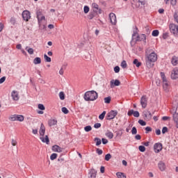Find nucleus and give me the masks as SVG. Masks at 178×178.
<instances>
[{"label": "nucleus", "mask_w": 178, "mask_h": 178, "mask_svg": "<svg viewBox=\"0 0 178 178\" xmlns=\"http://www.w3.org/2000/svg\"><path fill=\"white\" fill-rule=\"evenodd\" d=\"M116 175L118 178H126V175L123 172H117Z\"/></svg>", "instance_id": "33"}, {"label": "nucleus", "mask_w": 178, "mask_h": 178, "mask_svg": "<svg viewBox=\"0 0 178 178\" xmlns=\"http://www.w3.org/2000/svg\"><path fill=\"white\" fill-rule=\"evenodd\" d=\"M143 116L145 118V120L149 121L151 119H152V114L151 113V111H146L143 112Z\"/></svg>", "instance_id": "10"}, {"label": "nucleus", "mask_w": 178, "mask_h": 178, "mask_svg": "<svg viewBox=\"0 0 178 178\" xmlns=\"http://www.w3.org/2000/svg\"><path fill=\"white\" fill-rule=\"evenodd\" d=\"M63 149L58 145H55L52 147V151H54V152H62Z\"/></svg>", "instance_id": "19"}, {"label": "nucleus", "mask_w": 178, "mask_h": 178, "mask_svg": "<svg viewBox=\"0 0 178 178\" xmlns=\"http://www.w3.org/2000/svg\"><path fill=\"white\" fill-rule=\"evenodd\" d=\"M106 136L109 138L110 140H112L113 138V133H112L110 131H107V133H106Z\"/></svg>", "instance_id": "28"}, {"label": "nucleus", "mask_w": 178, "mask_h": 178, "mask_svg": "<svg viewBox=\"0 0 178 178\" xmlns=\"http://www.w3.org/2000/svg\"><path fill=\"white\" fill-rule=\"evenodd\" d=\"M112 158V155H111V154H107L105 156V161H109Z\"/></svg>", "instance_id": "51"}, {"label": "nucleus", "mask_w": 178, "mask_h": 178, "mask_svg": "<svg viewBox=\"0 0 178 178\" xmlns=\"http://www.w3.org/2000/svg\"><path fill=\"white\" fill-rule=\"evenodd\" d=\"M138 123L140 124V126H145L147 124V122L143 120H139Z\"/></svg>", "instance_id": "52"}, {"label": "nucleus", "mask_w": 178, "mask_h": 178, "mask_svg": "<svg viewBox=\"0 0 178 178\" xmlns=\"http://www.w3.org/2000/svg\"><path fill=\"white\" fill-rule=\"evenodd\" d=\"M61 111L65 113V115H67V113H69V110H67L66 107H63Z\"/></svg>", "instance_id": "47"}, {"label": "nucleus", "mask_w": 178, "mask_h": 178, "mask_svg": "<svg viewBox=\"0 0 178 178\" xmlns=\"http://www.w3.org/2000/svg\"><path fill=\"white\" fill-rule=\"evenodd\" d=\"M94 141H96V145L98 147V145H101L102 141L99 138H95Z\"/></svg>", "instance_id": "31"}, {"label": "nucleus", "mask_w": 178, "mask_h": 178, "mask_svg": "<svg viewBox=\"0 0 178 178\" xmlns=\"http://www.w3.org/2000/svg\"><path fill=\"white\" fill-rule=\"evenodd\" d=\"M170 112L172 115H175V113H177V106H174L170 110Z\"/></svg>", "instance_id": "38"}, {"label": "nucleus", "mask_w": 178, "mask_h": 178, "mask_svg": "<svg viewBox=\"0 0 178 178\" xmlns=\"http://www.w3.org/2000/svg\"><path fill=\"white\" fill-rule=\"evenodd\" d=\"M171 79L172 80H176L178 79V70L174 69L171 72Z\"/></svg>", "instance_id": "14"}, {"label": "nucleus", "mask_w": 178, "mask_h": 178, "mask_svg": "<svg viewBox=\"0 0 178 178\" xmlns=\"http://www.w3.org/2000/svg\"><path fill=\"white\" fill-rule=\"evenodd\" d=\"M115 73H119L120 72V67L119 66H115L114 67Z\"/></svg>", "instance_id": "56"}, {"label": "nucleus", "mask_w": 178, "mask_h": 178, "mask_svg": "<svg viewBox=\"0 0 178 178\" xmlns=\"http://www.w3.org/2000/svg\"><path fill=\"white\" fill-rule=\"evenodd\" d=\"M17 115H13L10 118V120H11V122H15V120H17Z\"/></svg>", "instance_id": "53"}, {"label": "nucleus", "mask_w": 178, "mask_h": 178, "mask_svg": "<svg viewBox=\"0 0 178 178\" xmlns=\"http://www.w3.org/2000/svg\"><path fill=\"white\" fill-rule=\"evenodd\" d=\"M105 115H106V111H103L102 113L99 115V119H100V120H104Z\"/></svg>", "instance_id": "37"}, {"label": "nucleus", "mask_w": 178, "mask_h": 178, "mask_svg": "<svg viewBox=\"0 0 178 178\" xmlns=\"http://www.w3.org/2000/svg\"><path fill=\"white\" fill-rule=\"evenodd\" d=\"M38 20L39 24H41V22H42V20H45V16L42 15V16L38 17Z\"/></svg>", "instance_id": "41"}, {"label": "nucleus", "mask_w": 178, "mask_h": 178, "mask_svg": "<svg viewBox=\"0 0 178 178\" xmlns=\"http://www.w3.org/2000/svg\"><path fill=\"white\" fill-rule=\"evenodd\" d=\"M134 115V118H139L140 113L138 111H134V110H129L128 111V116H131Z\"/></svg>", "instance_id": "15"}, {"label": "nucleus", "mask_w": 178, "mask_h": 178, "mask_svg": "<svg viewBox=\"0 0 178 178\" xmlns=\"http://www.w3.org/2000/svg\"><path fill=\"white\" fill-rule=\"evenodd\" d=\"M152 35L153 37H158V35H159V31L158 30H154L152 33Z\"/></svg>", "instance_id": "36"}, {"label": "nucleus", "mask_w": 178, "mask_h": 178, "mask_svg": "<svg viewBox=\"0 0 178 178\" xmlns=\"http://www.w3.org/2000/svg\"><path fill=\"white\" fill-rule=\"evenodd\" d=\"M92 6L93 8L94 13H99V15H101V13H102V10H101V8H99V6H98V4L97 3H93L92 4Z\"/></svg>", "instance_id": "9"}, {"label": "nucleus", "mask_w": 178, "mask_h": 178, "mask_svg": "<svg viewBox=\"0 0 178 178\" xmlns=\"http://www.w3.org/2000/svg\"><path fill=\"white\" fill-rule=\"evenodd\" d=\"M110 17V20H111V24H113L115 26V24H116L117 23V20H116V15H115V13H111L109 15Z\"/></svg>", "instance_id": "13"}, {"label": "nucleus", "mask_w": 178, "mask_h": 178, "mask_svg": "<svg viewBox=\"0 0 178 178\" xmlns=\"http://www.w3.org/2000/svg\"><path fill=\"white\" fill-rule=\"evenodd\" d=\"M138 34V28L137 26H135V31H134V33L132 34V38L134 40V37Z\"/></svg>", "instance_id": "32"}, {"label": "nucleus", "mask_w": 178, "mask_h": 178, "mask_svg": "<svg viewBox=\"0 0 178 178\" xmlns=\"http://www.w3.org/2000/svg\"><path fill=\"white\" fill-rule=\"evenodd\" d=\"M133 63L136 65V67H140V66H141V62L138 61V59L137 58L134 60Z\"/></svg>", "instance_id": "27"}, {"label": "nucleus", "mask_w": 178, "mask_h": 178, "mask_svg": "<svg viewBox=\"0 0 178 178\" xmlns=\"http://www.w3.org/2000/svg\"><path fill=\"white\" fill-rule=\"evenodd\" d=\"M158 166L159 169L161 170V172H163V170L166 169V165H165V163H163V161H160L158 164Z\"/></svg>", "instance_id": "20"}, {"label": "nucleus", "mask_w": 178, "mask_h": 178, "mask_svg": "<svg viewBox=\"0 0 178 178\" xmlns=\"http://www.w3.org/2000/svg\"><path fill=\"white\" fill-rule=\"evenodd\" d=\"M11 97L13 101H19V93H17V91L13 90L11 92Z\"/></svg>", "instance_id": "16"}, {"label": "nucleus", "mask_w": 178, "mask_h": 178, "mask_svg": "<svg viewBox=\"0 0 178 178\" xmlns=\"http://www.w3.org/2000/svg\"><path fill=\"white\" fill-rule=\"evenodd\" d=\"M160 74H161V77L162 81H164L165 80H167L166 79V76H165V73L164 72H161Z\"/></svg>", "instance_id": "54"}, {"label": "nucleus", "mask_w": 178, "mask_h": 178, "mask_svg": "<svg viewBox=\"0 0 178 178\" xmlns=\"http://www.w3.org/2000/svg\"><path fill=\"white\" fill-rule=\"evenodd\" d=\"M118 115V111H111L108 113H107L106 119L107 120H112V119H115Z\"/></svg>", "instance_id": "5"}, {"label": "nucleus", "mask_w": 178, "mask_h": 178, "mask_svg": "<svg viewBox=\"0 0 178 178\" xmlns=\"http://www.w3.org/2000/svg\"><path fill=\"white\" fill-rule=\"evenodd\" d=\"M58 124V120L56 119H50L48 120V125L49 127H52V126H56Z\"/></svg>", "instance_id": "17"}, {"label": "nucleus", "mask_w": 178, "mask_h": 178, "mask_svg": "<svg viewBox=\"0 0 178 178\" xmlns=\"http://www.w3.org/2000/svg\"><path fill=\"white\" fill-rule=\"evenodd\" d=\"M59 97H60V99H61L62 101H63V99H65V92H60V93H59Z\"/></svg>", "instance_id": "45"}, {"label": "nucleus", "mask_w": 178, "mask_h": 178, "mask_svg": "<svg viewBox=\"0 0 178 178\" xmlns=\"http://www.w3.org/2000/svg\"><path fill=\"white\" fill-rule=\"evenodd\" d=\"M165 133H168V127H163L162 129V134H165Z\"/></svg>", "instance_id": "59"}, {"label": "nucleus", "mask_w": 178, "mask_h": 178, "mask_svg": "<svg viewBox=\"0 0 178 178\" xmlns=\"http://www.w3.org/2000/svg\"><path fill=\"white\" fill-rule=\"evenodd\" d=\"M171 63L173 66H177L178 65V57L176 56H172Z\"/></svg>", "instance_id": "22"}, {"label": "nucleus", "mask_w": 178, "mask_h": 178, "mask_svg": "<svg viewBox=\"0 0 178 178\" xmlns=\"http://www.w3.org/2000/svg\"><path fill=\"white\" fill-rule=\"evenodd\" d=\"M140 3L141 5H145V0H133L131 3L132 8H134V9L140 8Z\"/></svg>", "instance_id": "4"}, {"label": "nucleus", "mask_w": 178, "mask_h": 178, "mask_svg": "<svg viewBox=\"0 0 178 178\" xmlns=\"http://www.w3.org/2000/svg\"><path fill=\"white\" fill-rule=\"evenodd\" d=\"M174 19L177 23H178V15L177 13H174Z\"/></svg>", "instance_id": "61"}, {"label": "nucleus", "mask_w": 178, "mask_h": 178, "mask_svg": "<svg viewBox=\"0 0 178 178\" xmlns=\"http://www.w3.org/2000/svg\"><path fill=\"white\" fill-rule=\"evenodd\" d=\"M44 60H46L47 62H51V57H49L47 56V54L44 55Z\"/></svg>", "instance_id": "55"}, {"label": "nucleus", "mask_w": 178, "mask_h": 178, "mask_svg": "<svg viewBox=\"0 0 178 178\" xmlns=\"http://www.w3.org/2000/svg\"><path fill=\"white\" fill-rule=\"evenodd\" d=\"M25 49L27 51L29 55H33V54H34V49H33V48L29 49V47H26Z\"/></svg>", "instance_id": "30"}, {"label": "nucleus", "mask_w": 178, "mask_h": 178, "mask_svg": "<svg viewBox=\"0 0 178 178\" xmlns=\"http://www.w3.org/2000/svg\"><path fill=\"white\" fill-rule=\"evenodd\" d=\"M38 108L40 111H45V106H44V104H38Z\"/></svg>", "instance_id": "46"}, {"label": "nucleus", "mask_w": 178, "mask_h": 178, "mask_svg": "<svg viewBox=\"0 0 178 178\" xmlns=\"http://www.w3.org/2000/svg\"><path fill=\"white\" fill-rule=\"evenodd\" d=\"M22 19L25 21V22H29V20H30V19H31V14L30 13V11L29 10H24L22 13Z\"/></svg>", "instance_id": "6"}, {"label": "nucleus", "mask_w": 178, "mask_h": 178, "mask_svg": "<svg viewBox=\"0 0 178 178\" xmlns=\"http://www.w3.org/2000/svg\"><path fill=\"white\" fill-rule=\"evenodd\" d=\"M173 120L175 122V127L178 129V113L173 114Z\"/></svg>", "instance_id": "23"}, {"label": "nucleus", "mask_w": 178, "mask_h": 178, "mask_svg": "<svg viewBox=\"0 0 178 178\" xmlns=\"http://www.w3.org/2000/svg\"><path fill=\"white\" fill-rule=\"evenodd\" d=\"M145 133L146 134H148L150 131H152V128H151L150 127H147L145 129Z\"/></svg>", "instance_id": "49"}, {"label": "nucleus", "mask_w": 178, "mask_h": 178, "mask_svg": "<svg viewBox=\"0 0 178 178\" xmlns=\"http://www.w3.org/2000/svg\"><path fill=\"white\" fill-rule=\"evenodd\" d=\"M84 13H88L90 12V7L85 6L83 8Z\"/></svg>", "instance_id": "48"}, {"label": "nucleus", "mask_w": 178, "mask_h": 178, "mask_svg": "<svg viewBox=\"0 0 178 178\" xmlns=\"http://www.w3.org/2000/svg\"><path fill=\"white\" fill-rule=\"evenodd\" d=\"M40 140L42 141V143H46V144H49V138L48 136H45V137L40 138Z\"/></svg>", "instance_id": "25"}, {"label": "nucleus", "mask_w": 178, "mask_h": 178, "mask_svg": "<svg viewBox=\"0 0 178 178\" xmlns=\"http://www.w3.org/2000/svg\"><path fill=\"white\" fill-rule=\"evenodd\" d=\"M163 88L165 91H168L169 88V82H168V79L163 81Z\"/></svg>", "instance_id": "21"}, {"label": "nucleus", "mask_w": 178, "mask_h": 178, "mask_svg": "<svg viewBox=\"0 0 178 178\" xmlns=\"http://www.w3.org/2000/svg\"><path fill=\"white\" fill-rule=\"evenodd\" d=\"M95 129H99L101 127V123H96L94 124Z\"/></svg>", "instance_id": "63"}, {"label": "nucleus", "mask_w": 178, "mask_h": 178, "mask_svg": "<svg viewBox=\"0 0 178 178\" xmlns=\"http://www.w3.org/2000/svg\"><path fill=\"white\" fill-rule=\"evenodd\" d=\"M33 63L34 65H40L41 63V58L40 57H36L33 60Z\"/></svg>", "instance_id": "26"}, {"label": "nucleus", "mask_w": 178, "mask_h": 178, "mask_svg": "<svg viewBox=\"0 0 178 178\" xmlns=\"http://www.w3.org/2000/svg\"><path fill=\"white\" fill-rule=\"evenodd\" d=\"M121 67H122V69H126V67H127V63H126V60H122L121 63Z\"/></svg>", "instance_id": "40"}, {"label": "nucleus", "mask_w": 178, "mask_h": 178, "mask_svg": "<svg viewBox=\"0 0 178 178\" xmlns=\"http://www.w3.org/2000/svg\"><path fill=\"white\" fill-rule=\"evenodd\" d=\"M138 149L139 151H140V152H145V147L140 145L138 147Z\"/></svg>", "instance_id": "50"}, {"label": "nucleus", "mask_w": 178, "mask_h": 178, "mask_svg": "<svg viewBox=\"0 0 178 178\" xmlns=\"http://www.w3.org/2000/svg\"><path fill=\"white\" fill-rule=\"evenodd\" d=\"M6 80V76H3L0 79V84H2L3 83H5V81Z\"/></svg>", "instance_id": "60"}, {"label": "nucleus", "mask_w": 178, "mask_h": 178, "mask_svg": "<svg viewBox=\"0 0 178 178\" xmlns=\"http://www.w3.org/2000/svg\"><path fill=\"white\" fill-rule=\"evenodd\" d=\"M90 178H96L97 177V171L95 170H92L90 173Z\"/></svg>", "instance_id": "24"}, {"label": "nucleus", "mask_w": 178, "mask_h": 178, "mask_svg": "<svg viewBox=\"0 0 178 178\" xmlns=\"http://www.w3.org/2000/svg\"><path fill=\"white\" fill-rule=\"evenodd\" d=\"M170 3L172 6H176L177 3V0H170Z\"/></svg>", "instance_id": "57"}, {"label": "nucleus", "mask_w": 178, "mask_h": 178, "mask_svg": "<svg viewBox=\"0 0 178 178\" xmlns=\"http://www.w3.org/2000/svg\"><path fill=\"white\" fill-rule=\"evenodd\" d=\"M96 152L97 154H98V155H102L104 152L102 151V149H97Z\"/></svg>", "instance_id": "62"}, {"label": "nucleus", "mask_w": 178, "mask_h": 178, "mask_svg": "<svg viewBox=\"0 0 178 178\" xmlns=\"http://www.w3.org/2000/svg\"><path fill=\"white\" fill-rule=\"evenodd\" d=\"M93 17H95V13H90L88 15V19H89V20H92Z\"/></svg>", "instance_id": "34"}, {"label": "nucleus", "mask_w": 178, "mask_h": 178, "mask_svg": "<svg viewBox=\"0 0 178 178\" xmlns=\"http://www.w3.org/2000/svg\"><path fill=\"white\" fill-rule=\"evenodd\" d=\"M135 41L137 42L138 41H143V42H146L147 41V35L145 34H141L140 35H137Z\"/></svg>", "instance_id": "11"}, {"label": "nucleus", "mask_w": 178, "mask_h": 178, "mask_svg": "<svg viewBox=\"0 0 178 178\" xmlns=\"http://www.w3.org/2000/svg\"><path fill=\"white\" fill-rule=\"evenodd\" d=\"M56 158H58V154L56 153H53L50 156L51 161H54L56 159Z\"/></svg>", "instance_id": "39"}, {"label": "nucleus", "mask_w": 178, "mask_h": 178, "mask_svg": "<svg viewBox=\"0 0 178 178\" xmlns=\"http://www.w3.org/2000/svg\"><path fill=\"white\" fill-rule=\"evenodd\" d=\"M147 102H148V99H147V96L146 95L142 96V97L140 98V104L142 106V108H143V109H145V108H147Z\"/></svg>", "instance_id": "7"}, {"label": "nucleus", "mask_w": 178, "mask_h": 178, "mask_svg": "<svg viewBox=\"0 0 178 178\" xmlns=\"http://www.w3.org/2000/svg\"><path fill=\"white\" fill-rule=\"evenodd\" d=\"M65 69H66V67H65V65H63L62 67L60 68V71H59V74H60L61 76H63Z\"/></svg>", "instance_id": "42"}, {"label": "nucleus", "mask_w": 178, "mask_h": 178, "mask_svg": "<svg viewBox=\"0 0 178 178\" xmlns=\"http://www.w3.org/2000/svg\"><path fill=\"white\" fill-rule=\"evenodd\" d=\"M102 144L106 145L108 144V140L106 138H102Z\"/></svg>", "instance_id": "64"}, {"label": "nucleus", "mask_w": 178, "mask_h": 178, "mask_svg": "<svg viewBox=\"0 0 178 178\" xmlns=\"http://www.w3.org/2000/svg\"><path fill=\"white\" fill-rule=\"evenodd\" d=\"M149 51L148 49L146 51V58H145V63L148 69H151V67H154V63L158 60V55L156 54L155 52L152 51L149 54Z\"/></svg>", "instance_id": "1"}, {"label": "nucleus", "mask_w": 178, "mask_h": 178, "mask_svg": "<svg viewBox=\"0 0 178 178\" xmlns=\"http://www.w3.org/2000/svg\"><path fill=\"white\" fill-rule=\"evenodd\" d=\"M110 86H111V88L118 87L120 86V81H119L118 79H115V80L113 79L110 81Z\"/></svg>", "instance_id": "12"}, {"label": "nucleus", "mask_w": 178, "mask_h": 178, "mask_svg": "<svg viewBox=\"0 0 178 178\" xmlns=\"http://www.w3.org/2000/svg\"><path fill=\"white\" fill-rule=\"evenodd\" d=\"M39 133L40 136H41L42 137H44V136H45V126H44V124L42 123L40 125Z\"/></svg>", "instance_id": "18"}, {"label": "nucleus", "mask_w": 178, "mask_h": 178, "mask_svg": "<svg viewBox=\"0 0 178 178\" xmlns=\"http://www.w3.org/2000/svg\"><path fill=\"white\" fill-rule=\"evenodd\" d=\"M111 97H108L104 98V102L105 104H111Z\"/></svg>", "instance_id": "44"}, {"label": "nucleus", "mask_w": 178, "mask_h": 178, "mask_svg": "<svg viewBox=\"0 0 178 178\" xmlns=\"http://www.w3.org/2000/svg\"><path fill=\"white\" fill-rule=\"evenodd\" d=\"M16 119L18 122H23V120H24V116L22 115H17Z\"/></svg>", "instance_id": "29"}, {"label": "nucleus", "mask_w": 178, "mask_h": 178, "mask_svg": "<svg viewBox=\"0 0 178 178\" xmlns=\"http://www.w3.org/2000/svg\"><path fill=\"white\" fill-rule=\"evenodd\" d=\"M162 143H155L154 145V150L156 154H159V152H161V151H162Z\"/></svg>", "instance_id": "8"}, {"label": "nucleus", "mask_w": 178, "mask_h": 178, "mask_svg": "<svg viewBox=\"0 0 178 178\" xmlns=\"http://www.w3.org/2000/svg\"><path fill=\"white\" fill-rule=\"evenodd\" d=\"M170 31L175 37H178V25H176L175 24H170Z\"/></svg>", "instance_id": "3"}, {"label": "nucleus", "mask_w": 178, "mask_h": 178, "mask_svg": "<svg viewBox=\"0 0 178 178\" xmlns=\"http://www.w3.org/2000/svg\"><path fill=\"white\" fill-rule=\"evenodd\" d=\"M132 134H137V128L136 127H134L131 130Z\"/></svg>", "instance_id": "58"}, {"label": "nucleus", "mask_w": 178, "mask_h": 178, "mask_svg": "<svg viewBox=\"0 0 178 178\" xmlns=\"http://www.w3.org/2000/svg\"><path fill=\"white\" fill-rule=\"evenodd\" d=\"M36 16H37V18L41 17V16H42V10L41 9L38 10L36 12Z\"/></svg>", "instance_id": "35"}, {"label": "nucleus", "mask_w": 178, "mask_h": 178, "mask_svg": "<svg viewBox=\"0 0 178 178\" xmlns=\"http://www.w3.org/2000/svg\"><path fill=\"white\" fill-rule=\"evenodd\" d=\"M83 98L85 101H95L98 99V93L95 90L88 91L85 93Z\"/></svg>", "instance_id": "2"}, {"label": "nucleus", "mask_w": 178, "mask_h": 178, "mask_svg": "<svg viewBox=\"0 0 178 178\" xmlns=\"http://www.w3.org/2000/svg\"><path fill=\"white\" fill-rule=\"evenodd\" d=\"M84 130H85V131H87V132L91 131V130H92V127H91V126H90V125H88L84 127Z\"/></svg>", "instance_id": "43"}]
</instances>
